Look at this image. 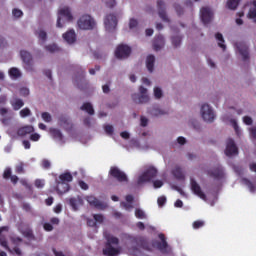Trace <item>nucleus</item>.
<instances>
[{
  "instance_id": "nucleus-20",
  "label": "nucleus",
  "mask_w": 256,
  "mask_h": 256,
  "mask_svg": "<svg viewBox=\"0 0 256 256\" xmlns=\"http://www.w3.org/2000/svg\"><path fill=\"white\" fill-rule=\"evenodd\" d=\"M86 201L87 203H89L91 207H95V209L107 208V203L99 201L98 199L95 198V196H87Z\"/></svg>"
},
{
  "instance_id": "nucleus-24",
  "label": "nucleus",
  "mask_w": 256,
  "mask_h": 256,
  "mask_svg": "<svg viewBox=\"0 0 256 256\" xmlns=\"http://www.w3.org/2000/svg\"><path fill=\"white\" fill-rule=\"evenodd\" d=\"M69 205L73 211H79L83 207V198L81 196L72 197L69 199Z\"/></svg>"
},
{
  "instance_id": "nucleus-25",
  "label": "nucleus",
  "mask_w": 256,
  "mask_h": 256,
  "mask_svg": "<svg viewBox=\"0 0 256 256\" xmlns=\"http://www.w3.org/2000/svg\"><path fill=\"white\" fill-rule=\"evenodd\" d=\"M158 237L161 242L160 243L154 242L152 244L153 249H159V251H162V252L167 251V241H165V235L159 234Z\"/></svg>"
},
{
  "instance_id": "nucleus-21",
  "label": "nucleus",
  "mask_w": 256,
  "mask_h": 256,
  "mask_svg": "<svg viewBox=\"0 0 256 256\" xmlns=\"http://www.w3.org/2000/svg\"><path fill=\"white\" fill-rule=\"evenodd\" d=\"M49 133L53 139L59 143V145H63L65 143V136L61 133V130L56 128H50Z\"/></svg>"
},
{
  "instance_id": "nucleus-23",
  "label": "nucleus",
  "mask_w": 256,
  "mask_h": 256,
  "mask_svg": "<svg viewBox=\"0 0 256 256\" xmlns=\"http://www.w3.org/2000/svg\"><path fill=\"white\" fill-rule=\"evenodd\" d=\"M240 183H241V185H243V187H246V189L250 193H256V179L249 180L247 178H241Z\"/></svg>"
},
{
  "instance_id": "nucleus-47",
  "label": "nucleus",
  "mask_w": 256,
  "mask_h": 256,
  "mask_svg": "<svg viewBox=\"0 0 256 256\" xmlns=\"http://www.w3.org/2000/svg\"><path fill=\"white\" fill-rule=\"evenodd\" d=\"M31 115V110L29 108H24L20 111V117L25 118Z\"/></svg>"
},
{
  "instance_id": "nucleus-32",
  "label": "nucleus",
  "mask_w": 256,
  "mask_h": 256,
  "mask_svg": "<svg viewBox=\"0 0 256 256\" xmlns=\"http://www.w3.org/2000/svg\"><path fill=\"white\" fill-rule=\"evenodd\" d=\"M10 103H11V106L13 107L14 111H19V109H21V107H23L25 105L23 100H21L19 98H13L10 101Z\"/></svg>"
},
{
  "instance_id": "nucleus-46",
  "label": "nucleus",
  "mask_w": 256,
  "mask_h": 256,
  "mask_svg": "<svg viewBox=\"0 0 256 256\" xmlns=\"http://www.w3.org/2000/svg\"><path fill=\"white\" fill-rule=\"evenodd\" d=\"M42 119H43V121H45V123H51V121H52L51 114H49L48 112H43Z\"/></svg>"
},
{
  "instance_id": "nucleus-48",
  "label": "nucleus",
  "mask_w": 256,
  "mask_h": 256,
  "mask_svg": "<svg viewBox=\"0 0 256 256\" xmlns=\"http://www.w3.org/2000/svg\"><path fill=\"white\" fill-rule=\"evenodd\" d=\"M205 226V222L202 220H197L193 223V229H201V227Z\"/></svg>"
},
{
  "instance_id": "nucleus-34",
  "label": "nucleus",
  "mask_w": 256,
  "mask_h": 256,
  "mask_svg": "<svg viewBox=\"0 0 256 256\" xmlns=\"http://www.w3.org/2000/svg\"><path fill=\"white\" fill-rule=\"evenodd\" d=\"M35 35L36 37H38L39 41H41L42 43H45V41H47V32H45L43 28H38L35 31Z\"/></svg>"
},
{
  "instance_id": "nucleus-28",
  "label": "nucleus",
  "mask_w": 256,
  "mask_h": 256,
  "mask_svg": "<svg viewBox=\"0 0 256 256\" xmlns=\"http://www.w3.org/2000/svg\"><path fill=\"white\" fill-rule=\"evenodd\" d=\"M154 99H156V101H160V99H163V97H165V92L163 91V88L161 86H154L153 87V93H152Z\"/></svg>"
},
{
  "instance_id": "nucleus-49",
  "label": "nucleus",
  "mask_w": 256,
  "mask_h": 256,
  "mask_svg": "<svg viewBox=\"0 0 256 256\" xmlns=\"http://www.w3.org/2000/svg\"><path fill=\"white\" fill-rule=\"evenodd\" d=\"M242 121L244 125H253V118L251 116H244Z\"/></svg>"
},
{
  "instance_id": "nucleus-26",
  "label": "nucleus",
  "mask_w": 256,
  "mask_h": 256,
  "mask_svg": "<svg viewBox=\"0 0 256 256\" xmlns=\"http://www.w3.org/2000/svg\"><path fill=\"white\" fill-rule=\"evenodd\" d=\"M163 47H165V38L161 35L156 36L153 41L154 51H161Z\"/></svg>"
},
{
  "instance_id": "nucleus-27",
  "label": "nucleus",
  "mask_w": 256,
  "mask_h": 256,
  "mask_svg": "<svg viewBox=\"0 0 256 256\" xmlns=\"http://www.w3.org/2000/svg\"><path fill=\"white\" fill-rule=\"evenodd\" d=\"M172 175L177 179V181H185V171L179 166H175L172 170Z\"/></svg>"
},
{
  "instance_id": "nucleus-7",
  "label": "nucleus",
  "mask_w": 256,
  "mask_h": 256,
  "mask_svg": "<svg viewBox=\"0 0 256 256\" xmlns=\"http://www.w3.org/2000/svg\"><path fill=\"white\" fill-rule=\"evenodd\" d=\"M95 25V19L88 14H83L77 20V27L78 29H81V31H91L92 29H95Z\"/></svg>"
},
{
  "instance_id": "nucleus-64",
  "label": "nucleus",
  "mask_w": 256,
  "mask_h": 256,
  "mask_svg": "<svg viewBox=\"0 0 256 256\" xmlns=\"http://www.w3.org/2000/svg\"><path fill=\"white\" fill-rule=\"evenodd\" d=\"M20 95H22V97H27V95H29V90L27 88H22L20 90Z\"/></svg>"
},
{
  "instance_id": "nucleus-4",
  "label": "nucleus",
  "mask_w": 256,
  "mask_h": 256,
  "mask_svg": "<svg viewBox=\"0 0 256 256\" xmlns=\"http://www.w3.org/2000/svg\"><path fill=\"white\" fill-rule=\"evenodd\" d=\"M73 181V176L69 172H64L59 176V180H56V191L58 195H63L69 191V183Z\"/></svg>"
},
{
  "instance_id": "nucleus-54",
  "label": "nucleus",
  "mask_w": 256,
  "mask_h": 256,
  "mask_svg": "<svg viewBox=\"0 0 256 256\" xmlns=\"http://www.w3.org/2000/svg\"><path fill=\"white\" fill-rule=\"evenodd\" d=\"M13 17H16V19H19V17H23V11L19 9H14L12 11Z\"/></svg>"
},
{
  "instance_id": "nucleus-9",
  "label": "nucleus",
  "mask_w": 256,
  "mask_h": 256,
  "mask_svg": "<svg viewBox=\"0 0 256 256\" xmlns=\"http://www.w3.org/2000/svg\"><path fill=\"white\" fill-rule=\"evenodd\" d=\"M132 99L135 103L145 105L151 101V96H149V90L145 86H139L138 94H133Z\"/></svg>"
},
{
  "instance_id": "nucleus-12",
  "label": "nucleus",
  "mask_w": 256,
  "mask_h": 256,
  "mask_svg": "<svg viewBox=\"0 0 256 256\" xmlns=\"http://www.w3.org/2000/svg\"><path fill=\"white\" fill-rule=\"evenodd\" d=\"M131 55V47L121 44L115 50V56L117 59H127Z\"/></svg>"
},
{
  "instance_id": "nucleus-50",
  "label": "nucleus",
  "mask_w": 256,
  "mask_h": 256,
  "mask_svg": "<svg viewBox=\"0 0 256 256\" xmlns=\"http://www.w3.org/2000/svg\"><path fill=\"white\" fill-rule=\"evenodd\" d=\"M10 240L13 243V245H19L23 242V239H21L20 237H15V236H11Z\"/></svg>"
},
{
  "instance_id": "nucleus-42",
  "label": "nucleus",
  "mask_w": 256,
  "mask_h": 256,
  "mask_svg": "<svg viewBox=\"0 0 256 256\" xmlns=\"http://www.w3.org/2000/svg\"><path fill=\"white\" fill-rule=\"evenodd\" d=\"M82 111H86L89 115H93L95 113V110H93V105L91 103H84L81 107Z\"/></svg>"
},
{
  "instance_id": "nucleus-29",
  "label": "nucleus",
  "mask_w": 256,
  "mask_h": 256,
  "mask_svg": "<svg viewBox=\"0 0 256 256\" xmlns=\"http://www.w3.org/2000/svg\"><path fill=\"white\" fill-rule=\"evenodd\" d=\"M146 68L150 73L155 71V56L150 54L146 57Z\"/></svg>"
},
{
  "instance_id": "nucleus-17",
  "label": "nucleus",
  "mask_w": 256,
  "mask_h": 256,
  "mask_svg": "<svg viewBox=\"0 0 256 256\" xmlns=\"http://www.w3.org/2000/svg\"><path fill=\"white\" fill-rule=\"evenodd\" d=\"M200 17L202 22L207 25V23H210V21L213 20V11L211 10V8L208 7H203L200 10Z\"/></svg>"
},
{
  "instance_id": "nucleus-60",
  "label": "nucleus",
  "mask_w": 256,
  "mask_h": 256,
  "mask_svg": "<svg viewBox=\"0 0 256 256\" xmlns=\"http://www.w3.org/2000/svg\"><path fill=\"white\" fill-rule=\"evenodd\" d=\"M106 3L107 7H115L117 5V1L115 0H103Z\"/></svg>"
},
{
  "instance_id": "nucleus-40",
  "label": "nucleus",
  "mask_w": 256,
  "mask_h": 256,
  "mask_svg": "<svg viewBox=\"0 0 256 256\" xmlns=\"http://www.w3.org/2000/svg\"><path fill=\"white\" fill-rule=\"evenodd\" d=\"M58 123L60 127H63L64 129H69V125H71V121H69V118L65 116L60 117Z\"/></svg>"
},
{
  "instance_id": "nucleus-35",
  "label": "nucleus",
  "mask_w": 256,
  "mask_h": 256,
  "mask_svg": "<svg viewBox=\"0 0 256 256\" xmlns=\"http://www.w3.org/2000/svg\"><path fill=\"white\" fill-rule=\"evenodd\" d=\"M215 39H216V41H217L218 46L220 47V49H222L223 51H225V49H227V46L225 45V38H223V34H221V33H216Z\"/></svg>"
},
{
  "instance_id": "nucleus-51",
  "label": "nucleus",
  "mask_w": 256,
  "mask_h": 256,
  "mask_svg": "<svg viewBox=\"0 0 256 256\" xmlns=\"http://www.w3.org/2000/svg\"><path fill=\"white\" fill-rule=\"evenodd\" d=\"M35 187H37V189H43V187H45V180L37 179L35 181Z\"/></svg>"
},
{
  "instance_id": "nucleus-1",
  "label": "nucleus",
  "mask_w": 256,
  "mask_h": 256,
  "mask_svg": "<svg viewBox=\"0 0 256 256\" xmlns=\"http://www.w3.org/2000/svg\"><path fill=\"white\" fill-rule=\"evenodd\" d=\"M235 115H243V110H241V109H239V110H234V109L230 110L228 113H226L223 116V121L225 123H228V125H231L233 127L237 137H241L243 135V130L237 124V118L235 117Z\"/></svg>"
},
{
  "instance_id": "nucleus-57",
  "label": "nucleus",
  "mask_w": 256,
  "mask_h": 256,
  "mask_svg": "<svg viewBox=\"0 0 256 256\" xmlns=\"http://www.w3.org/2000/svg\"><path fill=\"white\" fill-rule=\"evenodd\" d=\"M140 125L141 127H147V125H149V119H147V117L142 116L140 118Z\"/></svg>"
},
{
  "instance_id": "nucleus-19",
  "label": "nucleus",
  "mask_w": 256,
  "mask_h": 256,
  "mask_svg": "<svg viewBox=\"0 0 256 256\" xmlns=\"http://www.w3.org/2000/svg\"><path fill=\"white\" fill-rule=\"evenodd\" d=\"M157 9H158V15L164 23H169V16H167V12L165 11V2L163 0L157 1Z\"/></svg>"
},
{
  "instance_id": "nucleus-44",
  "label": "nucleus",
  "mask_w": 256,
  "mask_h": 256,
  "mask_svg": "<svg viewBox=\"0 0 256 256\" xmlns=\"http://www.w3.org/2000/svg\"><path fill=\"white\" fill-rule=\"evenodd\" d=\"M59 50V46H57L55 43L46 46V51H49V53H57Z\"/></svg>"
},
{
  "instance_id": "nucleus-14",
  "label": "nucleus",
  "mask_w": 256,
  "mask_h": 256,
  "mask_svg": "<svg viewBox=\"0 0 256 256\" xmlns=\"http://www.w3.org/2000/svg\"><path fill=\"white\" fill-rule=\"evenodd\" d=\"M109 173L114 177V179H117V181H120L121 183H125L127 181V175L118 167H112Z\"/></svg>"
},
{
  "instance_id": "nucleus-58",
  "label": "nucleus",
  "mask_w": 256,
  "mask_h": 256,
  "mask_svg": "<svg viewBox=\"0 0 256 256\" xmlns=\"http://www.w3.org/2000/svg\"><path fill=\"white\" fill-rule=\"evenodd\" d=\"M159 207H163L164 203H167V198L165 196H160L157 200Z\"/></svg>"
},
{
  "instance_id": "nucleus-39",
  "label": "nucleus",
  "mask_w": 256,
  "mask_h": 256,
  "mask_svg": "<svg viewBox=\"0 0 256 256\" xmlns=\"http://www.w3.org/2000/svg\"><path fill=\"white\" fill-rule=\"evenodd\" d=\"M209 175L218 180H221L223 177H225V173L223 172L222 168L216 169L215 172H209Z\"/></svg>"
},
{
  "instance_id": "nucleus-11",
  "label": "nucleus",
  "mask_w": 256,
  "mask_h": 256,
  "mask_svg": "<svg viewBox=\"0 0 256 256\" xmlns=\"http://www.w3.org/2000/svg\"><path fill=\"white\" fill-rule=\"evenodd\" d=\"M104 25L108 33H113V31L117 29V17H115V15L113 14L106 16L104 20Z\"/></svg>"
},
{
  "instance_id": "nucleus-31",
  "label": "nucleus",
  "mask_w": 256,
  "mask_h": 256,
  "mask_svg": "<svg viewBox=\"0 0 256 256\" xmlns=\"http://www.w3.org/2000/svg\"><path fill=\"white\" fill-rule=\"evenodd\" d=\"M121 207L126 211H131L133 209V197L131 195L126 196V202H122Z\"/></svg>"
},
{
  "instance_id": "nucleus-33",
  "label": "nucleus",
  "mask_w": 256,
  "mask_h": 256,
  "mask_svg": "<svg viewBox=\"0 0 256 256\" xmlns=\"http://www.w3.org/2000/svg\"><path fill=\"white\" fill-rule=\"evenodd\" d=\"M93 219L94 220H91V219L88 220V225L90 227H95V225H97V223H103V215H101V214H95L93 216Z\"/></svg>"
},
{
  "instance_id": "nucleus-10",
  "label": "nucleus",
  "mask_w": 256,
  "mask_h": 256,
  "mask_svg": "<svg viewBox=\"0 0 256 256\" xmlns=\"http://www.w3.org/2000/svg\"><path fill=\"white\" fill-rule=\"evenodd\" d=\"M190 189H191L192 193H194V195H197V197L202 199V201H207V196L201 189V186L193 178H190Z\"/></svg>"
},
{
  "instance_id": "nucleus-30",
  "label": "nucleus",
  "mask_w": 256,
  "mask_h": 256,
  "mask_svg": "<svg viewBox=\"0 0 256 256\" xmlns=\"http://www.w3.org/2000/svg\"><path fill=\"white\" fill-rule=\"evenodd\" d=\"M33 131H35V128L31 125H28L20 128L17 132V135L19 137H25V135H29L30 133H33Z\"/></svg>"
},
{
  "instance_id": "nucleus-62",
  "label": "nucleus",
  "mask_w": 256,
  "mask_h": 256,
  "mask_svg": "<svg viewBox=\"0 0 256 256\" xmlns=\"http://www.w3.org/2000/svg\"><path fill=\"white\" fill-rule=\"evenodd\" d=\"M251 139H256V127L249 128Z\"/></svg>"
},
{
  "instance_id": "nucleus-59",
  "label": "nucleus",
  "mask_w": 256,
  "mask_h": 256,
  "mask_svg": "<svg viewBox=\"0 0 256 256\" xmlns=\"http://www.w3.org/2000/svg\"><path fill=\"white\" fill-rule=\"evenodd\" d=\"M129 147H131L132 149H139V141L137 140H131Z\"/></svg>"
},
{
  "instance_id": "nucleus-37",
  "label": "nucleus",
  "mask_w": 256,
  "mask_h": 256,
  "mask_svg": "<svg viewBox=\"0 0 256 256\" xmlns=\"http://www.w3.org/2000/svg\"><path fill=\"white\" fill-rule=\"evenodd\" d=\"M10 79H19L21 77V70L19 68H10L8 71Z\"/></svg>"
},
{
  "instance_id": "nucleus-61",
  "label": "nucleus",
  "mask_w": 256,
  "mask_h": 256,
  "mask_svg": "<svg viewBox=\"0 0 256 256\" xmlns=\"http://www.w3.org/2000/svg\"><path fill=\"white\" fill-rule=\"evenodd\" d=\"M9 177H11V168H6L3 173V178L9 179Z\"/></svg>"
},
{
  "instance_id": "nucleus-38",
  "label": "nucleus",
  "mask_w": 256,
  "mask_h": 256,
  "mask_svg": "<svg viewBox=\"0 0 256 256\" xmlns=\"http://www.w3.org/2000/svg\"><path fill=\"white\" fill-rule=\"evenodd\" d=\"M247 17L248 19H252V21L256 22V1L251 5Z\"/></svg>"
},
{
  "instance_id": "nucleus-43",
  "label": "nucleus",
  "mask_w": 256,
  "mask_h": 256,
  "mask_svg": "<svg viewBox=\"0 0 256 256\" xmlns=\"http://www.w3.org/2000/svg\"><path fill=\"white\" fill-rule=\"evenodd\" d=\"M135 217H137V219H147V214L141 208H137L135 210Z\"/></svg>"
},
{
  "instance_id": "nucleus-6",
  "label": "nucleus",
  "mask_w": 256,
  "mask_h": 256,
  "mask_svg": "<svg viewBox=\"0 0 256 256\" xmlns=\"http://www.w3.org/2000/svg\"><path fill=\"white\" fill-rule=\"evenodd\" d=\"M157 177V168L153 166H149L148 168L144 169L140 172L137 176L136 183L137 185H145V183H149L153 181Z\"/></svg>"
},
{
  "instance_id": "nucleus-45",
  "label": "nucleus",
  "mask_w": 256,
  "mask_h": 256,
  "mask_svg": "<svg viewBox=\"0 0 256 256\" xmlns=\"http://www.w3.org/2000/svg\"><path fill=\"white\" fill-rule=\"evenodd\" d=\"M137 25H139V22L135 18H131L129 21V29L130 31H135L137 29Z\"/></svg>"
},
{
  "instance_id": "nucleus-36",
  "label": "nucleus",
  "mask_w": 256,
  "mask_h": 256,
  "mask_svg": "<svg viewBox=\"0 0 256 256\" xmlns=\"http://www.w3.org/2000/svg\"><path fill=\"white\" fill-rule=\"evenodd\" d=\"M239 3H241V0H227L226 7L230 9V11H235L237 7H239Z\"/></svg>"
},
{
  "instance_id": "nucleus-5",
  "label": "nucleus",
  "mask_w": 256,
  "mask_h": 256,
  "mask_svg": "<svg viewBox=\"0 0 256 256\" xmlns=\"http://www.w3.org/2000/svg\"><path fill=\"white\" fill-rule=\"evenodd\" d=\"M72 20H73V13L71 12V9L69 8V6L61 7L58 10L56 27H58L59 29H62V27H65V25H67V23L71 22Z\"/></svg>"
},
{
  "instance_id": "nucleus-2",
  "label": "nucleus",
  "mask_w": 256,
  "mask_h": 256,
  "mask_svg": "<svg viewBox=\"0 0 256 256\" xmlns=\"http://www.w3.org/2000/svg\"><path fill=\"white\" fill-rule=\"evenodd\" d=\"M200 117L204 123H215L217 112L211 104L204 102L200 105Z\"/></svg>"
},
{
  "instance_id": "nucleus-3",
  "label": "nucleus",
  "mask_w": 256,
  "mask_h": 256,
  "mask_svg": "<svg viewBox=\"0 0 256 256\" xmlns=\"http://www.w3.org/2000/svg\"><path fill=\"white\" fill-rule=\"evenodd\" d=\"M9 235V227H2L0 228V245L4 247L6 251H9L12 255L23 256V250L19 247L10 248L9 244L7 243L6 236Z\"/></svg>"
},
{
  "instance_id": "nucleus-22",
  "label": "nucleus",
  "mask_w": 256,
  "mask_h": 256,
  "mask_svg": "<svg viewBox=\"0 0 256 256\" xmlns=\"http://www.w3.org/2000/svg\"><path fill=\"white\" fill-rule=\"evenodd\" d=\"M20 57L25 65V69H29L31 67V63H33V56L27 50L20 51Z\"/></svg>"
},
{
  "instance_id": "nucleus-16",
  "label": "nucleus",
  "mask_w": 256,
  "mask_h": 256,
  "mask_svg": "<svg viewBox=\"0 0 256 256\" xmlns=\"http://www.w3.org/2000/svg\"><path fill=\"white\" fill-rule=\"evenodd\" d=\"M18 230L26 239H28V241H37V238L33 235V230L27 227V225L21 224L18 227Z\"/></svg>"
},
{
  "instance_id": "nucleus-63",
  "label": "nucleus",
  "mask_w": 256,
  "mask_h": 256,
  "mask_svg": "<svg viewBox=\"0 0 256 256\" xmlns=\"http://www.w3.org/2000/svg\"><path fill=\"white\" fill-rule=\"evenodd\" d=\"M39 139H41L40 134L34 133V134H31V136H30L31 141H39Z\"/></svg>"
},
{
  "instance_id": "nucleus-55",
  "label": "nucleus",
  "mask_w": 256,
  "mask_h": 256,
  "mask_svg": "<svg viewBox=\"0 0 256 256\" xmlns=\"http://www.w3.org/2000/svg\"><path fill=\"white\" fill-rule=\"evenodd\" d=\"M172 44L174 47H179L181 45V37H173Z\"/></svg>"
},
{
  "instance_id": "nucleus-52",
  "label": "nucleus",
  "mask_w": 256,
  "mask_h": 256,
  "mask_svg": "<svg viewBox=\"0 0 256 256\" xmlns=\"http://www.w3.org/2000/svg\"><path fill=\"white\" fill-rule=\"evenodd\" d=\"M141 83L143 85H145L146 87H151V85H153V83L151 82V79L147 78V77H143L141 79Z\"/></svg>"
},
{
  "instance_id": "nucleus-15",
  "label": "nucleus",
  "mask_w": 256,
  "mask_h": 256,
  "mask_svg": "<svg viewBox=\"0 0 256 256\" xmlns=\"http://www.w3.org/2000/svg\"><path fill=\"white\" fill-rule=\"evenodd\" d=\"M62 39L68 45H75V43H77V33L74 29H70L62 35Z\"/></svg>"
},
{
  "instance_id": "nucleus-18",
  "label": "nucleus",
  "mask_w": 256,
  "mask_h": 256,
  "mask_svg": "<svg viewBox=\"0 0 256 256\" xmlns=\"http://www.w3.org/2000/svg\"><path fill=\"white\" fill-rule=\"evenodd\" d=\"M237 153H239V151L237 145H235V141L228 139L226 142L225 155H227V157H233V155H237Z\"/></svg>"
},
{
  "instance_id": "nucleus-53",
  "label": "nucleus",
  "mask_w": 256,
  "mask_h": 256,
  "mask_svg": "<svg viewBox=\"0 0 256 256\" xmlns=\"http://www.w3.org/2000/svg\"><path fill=\"white\" fill-rule=\"evenodd\" d=\"M244 15H245L244 12L237 13V17L239 18H236V25H243V19H241V17H243Z\"/></svg>"
},
{
  "instance_id": "nucleus-41",
  "label": "nucleus",
  "mask_w": 256,
  "mask_h": 256,
  "mask_svg": "<svg viewBox=\"0 0 256 256\" xmlns=\"http://www.w3.org/2000/svg\"><path fill=\"white\" fill-rule=\"evenodd\" d=\"M151 115H153L154 117H161L163 115H167V111L165 109H162V108H154L151 111Z\"/></svg>"
},
{
  "instance_id": "nucleus-13",
  "label": "nucleus",
  "mask_w": 256,
  "mask_h": 256,
  "mask_svg": "<svg viewBox=\"0 0 256 256\" xmlns=\"http://www.w3.org/2000/svg\"><path fill=\"white\" fill-rule=\"evenodd\" d=\"M236 47V53L243 59V61H246V59H249V50L247 48V44L243 42H237L235 44Z\"/></svg>"
},
{
  "instance_id": "nucleus-8",
  "label": "nucleus",
  "mask_w": 256,
  "mask_h": 256,
  "mask_svg": "<svg viewBox=\"0 0 256 256\" xmlns=\"http://www.w3.org/2000/svg\"><path fill=\"white\" fill-rule=\"evenodd\" d=\"M106 240H107V245L106 248L103 250L104 255L108 256H114L118 255L119 253V248L115 247L119 243V239L111 236V235H106Z\"/></svg>"
},
{
  "instance_id": "nucleus-56",
  "label": "nucleus",
  "mask_w": 256,
  "mask_h": 256,
  "mask_svg": "<svg viewBox=\"0 0 256 256\" xmlns=\"http://www.w3.org/2000/svg\"><path fill=\"white\" fill-rule=\"evenodd\" d=\"M154 189H161L163 187V180H155L153 182Z\"/></svg>"
}]
</instances>
